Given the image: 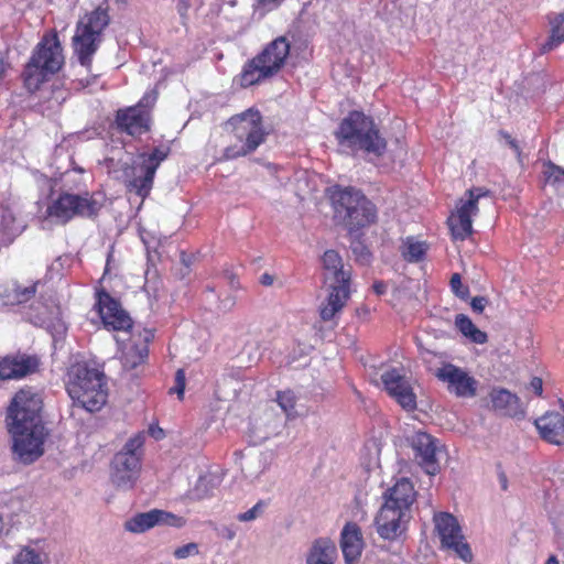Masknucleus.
<instances>
[{
	"label": "nucleus",
	"mask_w": 564,
	"mask_h": 564,
	"mask_svg": "<svg viewBox=\"0 0 564 564\" xmlns=\"http://www.w3.org/2000/svg\"><path fill=\"white\" fill-rule=\"evenodd\" d=\"M42 399L32 390L15 393L7 413V424L12 435L14 459L29 465L44 453L47 435L41 417Z\"/></svg>",
	"instance_id": "obj_1"
},
{
	"label": "nucleus",
	"mask_w": 564,
	"mask_h": 564,
	"mask_svg": "<svg viewBox=\"0 0 564 564\" xmlns=\"http://www.w3.org/2000/svg\"><path fill=\"white\" fill-rule=\"evenodd\" d=\"M416 497L417 491L413 481L405 477L398 479L384 490L383 503L373 521L380 538L391 541L406 530Z\"/></svg>",
	"instance_id": "obj_2"
},
{
	"label": "nucleus",
	"mask_w": 564,
	"mask_h": 564,
	"mask_svg": "<svg viewBox=\"0 0 564 564\" xmlns=\"http://www.w3.org/2000/svg\"><path fill=\"white\" fill-rule=\"evenodd\" d=\"M65 384L74 405L89 413L100 411L107 402L106 375L87 361H76L68 367Z\"/></svg>",
	"instance_id": "obj_3"
},
{
	"label": "nucleus",
	"mask_w": 564,
	"mask_h": 564,
	"mask_svg": "<svg viewBox=\"0 0 564 564\" xmlns=\"http://www.w3.org/2000/svg\"><path fill=\"white\" fill-rule=\"evenodd\" d=\"M336 138L341 147L352 152L361 151L380 158L387 150V141L373 119L358 110L350 111L341 120Z\"/></svg>",
	"instance_id": "obj_4"
},
{
	"label": "nucleus",
	"mask_w": 564,
	"mask_h": 564,
	"mask_svg": "<svg viewBox=\"0 0 564 564\" xmlns=\"http://www.w3.org/2000/svg\"><path fill=\"white\" fill-rule=\"evenodd\" d=\"M83 172V169H78L67 170L63 173L62 181L67 191L63 192L48 207L50 216L62 223H67L74 217L90 218L98 214L102 203L95 194L88 192H85L83 195L69 193L72 189L79 188L82 184L80 174Z\"/></svg>",
	"instance_id": "obj_5"
},
{
	"label": "nucleus",
	"mask_w": 564,
	"mask_h": 564,
	"mask_svg": "<svg viewBox=\"0 0 564 564\" xmlns=\"http://www.w3.org/2000/svg\"><path fill=\"white\" fill-rule=\"evenodd\" d=\"M291 53V37L279 35L250 61L240 74L241 86L249 87L274 77L286 64Z\"/></svg>",
	"instance_id": "obj_6"
},
{
	"label": "nucleus",
	"mask_w": 564,
	"mask_h": 564,
	"mask_svg": "<svg viewBox=\"0 0 564 564\" xmlns=\"http://www.w3.org/2000/svg\"><path fill=\"white\" fill-rule=\"evenodd\" d=\"M109 23L110 15L104 7H97L76 23L72 45L77 61L87 70L91 67L93 57L102 42V33Z\"/></svg>",
	"instance_id": "obj_7"
},
{
	"label": "nucleus",
	"mask_w": 564,
	"mask_h": 564,
	"mask_svg": "<svg viewBox=\"0 0 564 564\" xmlns=\"http://www.w3.org/2000/svg\"><path fill=\"white\" fill-rule=\"evenodd\" d=\"M64 63L63 50L56 34L45 35L36 45L23 72L30 93L37 90L50 76L57 73Z\"/></svg>",
	"instance_id": "obj_8"
},
{
	"label": "nucleus",
	"mask_w": 564,
	"mask_h": 564,
	"mask_svg": "<svg viewBox=\"0 0 564 564\" xmlns=\"http://www.w3.org/2000/svg\"><path fill=\"white\" fill-rule=\"evenodd\" d=\"M166 156L167 151L155 148L151 153L140 154L139 163L133 165L123 163L120 174L113 169V159L107 160V167L113 177L121 180L127 185L129 192L135 193L143 199L150 194L156 170Z\"/></svg>",
	"instance_id": "obj_9"
},
{
	"label": "nucleus",
	"mask_w": 564,
	"mask_h": 564,
	"mask_svg": "<svg viewBox=\"0 0 564 564\" xmlns=\"http://www.w3.org/2000/svg\"><path fill=\"white\" fill-rule=\"evenodd\" d=\"M332 198L336 215L343 218L350 232L367 227L377 219L376 206L355 187H338Z\"/></svg>",
	"instance_id": "obj_10"
},
{
	"label": "nucleus",
	"mask_w": 564,
	"mask_h": 564,
	"mask_svg": "<svg viewBox=\"0 0 564 564\" xmlns=\"http://www.w3.org/2000/svg\"><path fill=\"white\" fill-rule=\"evenodd\" d=\"M228 124L234 128L235 135L242 142V145L238 151L227 149V158H236L251 153L265 141L268 132L263 128L262 116L256 108H249L241 113L232 116L228 120Z\"/></svg>",
	"instance_id": "obj_11"
},
{
	"label": "nucleus",
	"mask_w": 564,
	"mask_h": 564,
	"mask_svg": "<svg viewBox=\"0 0 564 564\" xmlns=\"http://www.w3.org/2000/svg\"><path fill=\"white\" fill-rule=\"evenodd\" d=\"M144 443L142 435H135L127 441L118 452L110 467V479L118 488H132L141 471V447Z\"/></svg>",
	"instance_id": "obj_12"
},
{
	"label": "nucleus",
	"mask_w": 564,
	"mask_h": 564,
	"mask_svg": "<svg viewBox=\"0 0 564 564\" xmlns=\"http://www.w3.org/2000/svg\"><path fill=\"white\" fill-rule=\"evenodd\" d=\"M324 283L329 289L326 302L319 308L324 322L333 321L349 299L350 272L344 267L323 268Z\"/></svg>",
	"instance_id": "obj_13"
},
{
	"label": "nucleus",
	"mask_w": 564,
	"mask_h": 564,
	"mask_svg": "<svg viewBox=\"0 0 564 564\" xmlns=\"http://www.w3.org/2000/svg\"><path fill=\"white\" fill-rule=\"evenodd\" d=\"M156 100V93H145L140 101L131 107L119 109L116 115L118 128L129 135L137 137L150 129V108Z\"/></svg>",
	"instance_id": "obj_14"
},
{
	"label": "nucleus",
	"mask_w": 564,
	"mask_h": 564,
	"mask_svg": "<svg viewBox=\"0 0 564 564\" xmlns=\"http://www.w3.org/2000/svg\"><path fill=\"white\" fill-rule=\"evenodd\" d=\"M434 523L442 545L453 550L463 561L470 562L473 553L468 543L464 541L457 519L448 512H440L434 514Z\"/></svg>",
	"instance_id": "obj_15"
},
{
	"label": "nucleus",
	"mask_w": 564,
	"mask_h": 564,
	"mask_svg": "<svg viewBox=\"0 0 564 564\" xmlns=\"http://www.w3.org/2000/svg\"><path fill=\"white\" fill-rule=\"evenodd\" d=\"M435 377L445 383L447 391L456 398L469 399L477 394L478 381L454 364H444L436 369Z\"/></svg>",
	"instance_id": "obj_16"
},
{
	"label": "nucleus",
	"mask_w": 564,
	"mask_h": 564,
	"mask_svg": "<svg viewBox=\"0 0 564 564\" xmlns=\"http://www.w3.org/2000/svg\"><path fill=\"white\" fill-rule=\"evenodd\" d=\"M381 381L388 394L405 411L412 412L416 409V394L404 373L395 368L389 369L381 375Z\"/></svg>",
	"instance_id": "obj_17"
},
{
	"label": "nucleus",
	"mask_w": 564,
	"mask_h": 564,
	"mask_svg": "<svg viewBox=\"0 0 564 564\" xmlns=\"http://www.w3.org/2000/svg\"><path fill=\"white\" fill-rule=\"evenodd\" d=\"M96 307L107 328L113 330H128L132 327V321L120 303L104 290L96 292Z\"/></svg>",
	"instance_id": "obj_18"
},
{
	"label": "nucleus",
	"mask_w": 564,
	"mask_h": 564,
	"mask_svg": "<svg viewBox=\"0 0 564 564\" xmlns=\"http://www.w3.org/2000/svg\"><path fill=\"white\" fill-rule=\"evenodd\" d=\"M185 520L174 513L152 509L148 512L137 513L124 522V529L131 533H143L156 525H170L174 528H182Z\"/></svg>",
	"instance_id": "obj_19"
},
{
	"label": "nucleus",
	"mask_w": 564,
	"mask_h": 564,
	"mask_svg": "<svg viewBox=\"0 0 564 564\" xmlns=\"http://www.w3.org/2000/svg\"><path fill=\"white\" fill-rule=\"evenodd\" d=\"M414 458L424 471L431 476L440 471L436 455L440 451L438 441L425 432H416L411 438Z\"/></svg>",
	"instance_id": "obj_20"
},
{
	"label": "nucleus",
	"mask_w": 564,
	"mask_h": 564,
	"mask_svg": "<svg viewBox=\"0 0 564 564\" xmlns=\"http://www.w3.org/2000/svg\"><path fill=\"white\" fill-rule=\"evenodd\" d=\"M540 436L553 445H564V401L558 400V409L546 411L534 420Z\"/></svg>",
	"instance_id": "obj_21"
},
{
	"label": "nucleus",
	"mask_w": 564,
	"mask_h": 564,
	"mask_svg": "<svg viewBox=\"0 0 564 564\" xmlns=\"http://www.w3.org/2000/svg\"><path fill=\"white\" fill-rule=\"evenodd\" d=\"M478 213V206L473 200L460 198L456 209L448 217V226L454 240L464 241L473 234V217Z\"/></svg>",
	"instance_id": "obj_22"
},
{
	"label": "nucleus",
	"mask_w": 564,
	"mask_h": 564,
	"mask_svg": "<svg viewBox=\"0 0 564 564\" xmlns=\"http://www.w3.org/2000/svg\"><path fill=\"white\" fill-rule=\"evenodd\" d=\"M340 549L346 564H357L360 560L365 542L357 523L348 521L340 532Z\"/></svg>",
	"instance_id": "obj_23"
},
{
	"label": "nucleus",
	"mask_w": 564,
	"mask_h": 564,
	"mask_svg": "<svg viewBox=\"0 0 564 564\" xmlns=\"http://www.w3.org/2000/svg\"><path fill=\"white\" fill-rule=\"evenodd\" d=\"M490 401L495 411L518 420L525 416V410L520 398L507 389H492L490 392Z\"/></svg>",
	"instance_id": "obj_24"
},
{
	"label": "nucleus",
	"mask_w": 564,
	"mask_h": 564,
	"mask_svg": "<svg viewBox=\"0 0 564 564\" xmlns=\"http://www.w3.org/2000/svg\"><path fill=\"white\" fill-rule=\"evenodd\" d=\"M37 360L29 356H8L0 360V380L21 379L35 371Z\"/></svg>",
	"instance_id": "obj_25"
},
{
	"label": "nucleus",
	"mask_w": 564,
	"mask_h": 564,
	"mask_svg": "<svg viewBox=\"0 0 564 564\" xmlns=\"http://www.w3.org/2000/svg\"><path fill=\"white\" fill-rule=\"evenodd\" d=\"M337 558V547L328 538L313 541L307 554L306 564H334Z\"/></svg>",
	"instance_id": "obj_26"
},
{
	"label": "nucleus",
	"mask_w": 564,
	"mask_h": 564,
	"mask_svg": "<svg viewBox=\"0 0 564 564\" xmlns=\"http://www.w3.org/2000/svg\"><path fill=\"white\" fill-rule=\"evenodd\" d=\"M25 228L22 219H19L11 208L0 206V243H11Z\"/></svg>",
	"instance_id": "obj_27"
},
{
	"label": "nucleus",
	"mask_w": 564,
	"mask_h": 564,
	"mask_svg": "<svg viewBox=\"0 0 564 564\" xmlns=\"http://www.w3.org/2000/svg\"><path fill=\"white\" fill-rule=\"evenodd\" d=\"M456 328L475 344H485L488 339L487 334L478 329L473 321L465 314H458L455 317Z\"/></svg>",
	"instance_id": "obj_28"
},
{
	"label": "nucleus",
	"mask_w": 564,
	"mask_h": 564,
	"mask_svg": "<svg viewBox=\"0 0 564 564\" xmlns=\"http://www.w3.org/2000/svg\"><path fill=\"white\" fill-rule=\"evenodd\" d=\"M551 34L547 41L542 44L541 53H546L564 42V13L555 14L550 19Z\"/></svg>",
	"instance_id": "obj_29"
},
{
	"label": "nucleus",
	"mask_w": 564,
	"mask_h": 564,
	"mask_svg": "<svg viewBox=\"0 0 564 564\" xmlns=\"http://www.w3.org/2000/svg\"><path fill=\"white\" fill-rule=\"evenodd\" d=\"M149 355V348L145 345H133L122 355V366L127 370H132L142 365Z\"/></svg>",
	"instance_id": "obj_30"
},
{
	"label": "nucleus",
	"mask_w": 564,
	"mask_h": 564,
	"mask_svg": "<svg viewBox=\"0 0 564 564\" xmlns=\"http://www.w3.org/2000/svg\"><path fill=\"white\" fill-rule=\"evenodd\" d=\"M542 173L546 186H551L556 192H564V169L547 162Z\"/></svg>",
	"instance_id": "obj_31"
},
{
	"label": "nucleus",
	"mask_w": 564,
	"mask_h": 564,
	"mask_svg": "<svg viewBox=\"0 0 564 564\" xmlns=\"http://www.w3.org/2000/svg\"><path fill=\"white\" fill-rule=\"evenodd\" d=\"M427 251V246L413 237H408L403 243L402 256L409 262L421 261Z\"/></svg>",
	"instance_id": "obj_32"
},
{
	"label": "nucleus",
	"mask_w": 564,
	"mask_h": 564,
	"mask_svg": "<svg viewBox=\"0 0 564 564\" xmlns=\"http://www.w3.org/2000/svg\"><path fill=\"white\" fill-rule=\"evenodd\" d=\"M276 402L289 419L297 415L295 411L296 395L292 390L279 391L276 393Z\"/></svg>",
	"instance_id": "obj_33"
},
{
	"label": "nucleus",
	"mask_w": 564,
	"mask_h": 564,
	"mask_svg": "<svg viewBox=\"0 0 564 564\" xmlns=\"http://www.w3.org/2000/svg\"><path fill=\"white\" fill-rule=\"evenodd\" d=\"M380 448L376 441L367 442L361 449V460L367 469L376 467L379 463Z\"/></svg>",
	"instance_id": "obj_34"
},
{
	"label": "nucleus",
	"mask_w": 564,
	"mask_h": 564,
	"mask_svg": "<svg viewBox=\"0 0 564 564\" xmlns=\"http://www.w3.org/2000/svg\"><path fill=\"white\" fill-rule=\"evenodd\" d=\"M268 505H269L268 501L259 500L249 510H247L245 512H241V513H238L237 514V520H239L240 522H251V521H254V520H257L258 518H260L264 513Z\"/></svg>",
	"instance_id": "obj_35"
},
{
	"label": "nucleus",
	"mask_w": 564,
	"mask_h": 564,
	"mask_svg": "<svg viewBox=\"0 0 564 564\" xmlns=\"http://www.w3.org/2000/svg\"><path fill=\"white\" fill-rule=\"evenodd\" d=\"M36 285L37 283H33L29 286H15L12 304H22L31 300L36 293Z\"/></svg>",
	"instance_id": "obj_36"
},
{
	"label": "nucleus",
	"mask_w": 564,
	"mask_h": 564,
	"mask_svg": "<svg viewBox=\"0 0 564 564\" xmlns=\"http://www.w3.org/2000/svg\"><path fill=\"white\" fill-rule=\"evenodd\" d=\"M323 268L336 269L344 267L341 257L335 250H326L322 257Z\"/></svg>",
	"instance_id": "obj_37"
},
{
	"label": "nucleus",
	"mask_w": 564,
	"mask_h": 564,
	"mask_svg": "<svg viewBox=\"0 0 564 564\" xmlns=\"http://www.w3.org/2000/svg\"><path fill=\"white\" fill-rule=\"evenodd\" d=\"M451 289L453 293L460 299H466L469 294V289L467 286H463L462 279L458 273H454L452 275Z\"/></svg>",
	"instance_id": "obj_38"
},
{
	"label": "nucleus",
	"mask_w": 564,
	"mask_h": 564,
	"mask_svg": "<svg viewBox=\"0 0 564 564\" xmlns=\"http://www.w3.org/2000/svg\"><path fill=\"white\" fill-rule=\"evenodd\" d=\"M185 390V372L178 369L175 373V384L170 389V393H176L178 399H183Z\"/></svg>",
	"instance_id": "obj_39"
},
{
	"label": "nucleus",
	"mask_w": 564,
	"mask_h": 564,
	"mask_svg": "<svg viewBox=\"0 0 564 564\" xmlns=\"http://www.w3.org/2000/svg\"><path fill=\"white\" fill-rule=\"evenodd\" d=\"M173 554L176 558H180V560L186 558L192 555H196V554H198V545L194 542L187 543L183 546L177 547Z\"/></svg>",
	"instance_id": "obj_40"
},
{
	"label": "nucleus",
	"mask_w": 564,
	"mask_h": 564,
	"mask_svg": "<svg viewBox=\"0 0 564 564\" xmlns=\"http://www.w3.org/2000/svg\"><path fill=\"white\" fill-rule=\"evenodd\" d=\"M487 194L488 191L481 187L471 188L466 192L467 198H464V200H473V204L478 206L479 198L486 196Z\"/></svg>",
	"instance_id": "obj_41"
},
{
	"label": "nucleus",
	"mask_w": 564,
	"mask_h": 564,
	"mask_svg": "<svg viewBox=\"0 0 564 564\" xmlns=\"http://www.w3.org/2000/svg\"><path fill=\"white\" fill-rule=\"evenodd\" d=\"M258 8L262 9L264 12L271 11L278 8L282 0H257Z\"/></svg>",
	"instance_id": "obj_42"
},
{
	"label": "nucleus",
	"mask_w": 564,
	"mask_h": 564,
	"mask_svg": "<svg viewBox=\"0 0 564 564\" xmlns=\"http://www.w3.org/2000/svg\"><path fill=\"white\" fill-rule=\"evenodd\" d=\"M487 299L484 297V296H476L471 300L470 302V306L473 308L474 312L476 313H482L486 304H487Z\"/></svg>",
	"instance_id": "obj_43"
},
{
	"label": "nucleus",
	"mask_w": 564,
	"mask_h": 564,
	"mask_svg": "<svg viewBox=\"0 0 564 564\" xmlns=\"http://www.w3.org/2000/svg\"><path fill=\"white\" fill-rule=\"evenodd\" d=\"M206 482H207V479L205 477H200L196 484L195 492H196V497L198 499H203L204 497L207 496V491L205 490Z\"/></svg>",
	"instance_id": "obj_44"
},
{
	"label": "nucleus",
	"mask_w": 564,
	"mask_h": 564,
	"mask_svg": "<svg viewBox=\"0 0 564 564\" xmlns=\"http://www.w3.org/2000/svg\"><path fill=\"white\" fill-rule=\"evenodd\" d=\"M530 389L539 397L543 393V382L539 377H533L530 381Z\"/></svg>",
	"instance_id": "obj_45"
},
{
	"label": "nucleus",
	"mask_w": 564,
	"mask_h": 564,
	"mask_svg": "<svg viewBox=\"0 0 564 564\" xmlns=\"http://www.w3.org/2000/svg\"><path fill=\"white\" fill-rule=\"evenodd\" d=\"M218 534L226 540H234L236 536V530L232 527L224 525L219 529Z\"/></svg>",
	"instance_id": "obj_46"
},
{
	"label": "nucleus",
	"mask_w": 564,
	"mask_h": 564,
	"mask_svg": "<svg viewBox=\"0 0 564 564\" xmlns=\"http://www.w3.org/2000/svg\"><path fill=\"white\" fill-rule=\"evenodd\" d=\"M176 1V10L180 13L181 18H185L187 11L189 9V0H175Z\"/></svg>",
	"instance_id": "obj_47"
},
{
	"label": "nucleus",
	"mask_w": 564,
	"mask_h": 564,
	"mask_svg": "<svg viewBox=\"0 0 564 564\" xmlns=\"http://www.w3.org/2000/svg\"><path fill=\"white\" fill-rule=\"evenodd\" d=\"M502 137L508 141L509 145L517 152L518 155H520V149L516 140L511 138L510 134L502 132Z\"/></svg>",
	"instance_id": "obj_48"
},
{
	"label": "nucleus",
	"mask_w": 564,
	"mask_h": 564,
	"mask_svg": "<svg viewBox=\"0 0 564 564\" xmlns=\"http://www.w3.org/2000/svg\"><path fill=\"white\" fill-rule=\"evenodd\" d=\"M53 329L56 335H63L66 332L65 323L61 319H57L56 323L53 325Z\"/></svg>",
	"instance_id": "obj_49"
},
{
	"label": "nucleus",
	"mask_w": 564,
	"mask_h": 564,
	"mask_svg": "<svg viewBox=\"0 0 564 564\" xmlns=\"http://www.w3.org/2000/svg\"><path fill=\"white\" fill-rule=\"evenodd\" d=\"M274 282V278L273 275L269 274V273H263L261 276H260V283L264 286H271Z\"/></svg>",
	"instance_id": "obj_50"
},
{
	"label": "nucleus",
	"mask_w": 564,
	"mask_h": 564,
	"mask_svg": "<svg viewBox=\"0 0 564 564\" xmlns=\"http://www.w3.org/2000/svg\"><path fill=\"white\" fill-rule=\"evenodd\" d=\"M149 432L155 440H161L164 436L163 430L159 426H150Z\"/></svg>",
	"instance_id": "obj_51"
},
{
	"label": "nucleus",
	"mask_w": 564,
	"mask_h": 564,
	"mask_svg": "<svg viewBox=\"0 0 564 564\" xmlns=\"http://www.w3.org/2000/svg\"><path fill=\"white\" fill-rule=\"evenodd\" d=\"M143 343L141 345H145L148 347V343L151 341L154 337V334L151 329H143L141 334Z\"/></svg>",
	"instance_id": "obj_52"
},
{
	"label": "nucleus",
	"mask_w": 564,
	"mask_h": 564,
	"mask_svg": "<svg viewBox=\"0 0 564 564\" xmlns=\"http://www.w3.org/2000/svg\"><path fill=\"white\" fill-rule=\"evenodd\" d=\"M372 289L373 291L378 294V295H382L386 293L387 291V285L386 283L383 282H376L373 285H372Z\"/></svg>",
	"instance_id": "obj_53"
},
{
	"label": "nucleus",
	"mask_w": 564,
	"mask_h": 564,
	"mask_svg": "<svg viewBox=\"0 0 564 564\" xmlns=\"http://www.w3.org/2000/svg\"><path fill=\"white\" fill-rule=\"evenodd\" d=\"M259 465H260L261 469H260V471L257 475H254V478H258L268 468V462H267V457L265 456L261 455L259 457Z\"/></svg>",
	"instance_id": "obj_54"
},
{
	"label": "nucleus",
	"mask_w": 564,
	"mask_h": 564,
	"mask_svg": "<svg viewBox=\"0 0 564 564\" xmlns=\"http://www.w3.org/2000/svg\"><path fill=\"white\" fill-rule=\"evenodd\" d=\"M498 478H499V484H500L501 489L507 490L508 489V479H507L506 474L502 471L499 473Z\"/></svg>",
	"instance_id": "obj_55"
},
{
	"label": "nucleus",
	"mask_w": 564,
	"mask_h": 564,
	"mask_svg": "<svg viewBox=\"0 0 564 564\" xmlns=\"http://www.w3.org/2000/svg\"><path fill=\"white\" fill-rule=\"evenodd\" d=\"M360 258L362 261H368L370 258V252L365 247H361Z\"/></svg>",
	"instance_id": "obj_56"
},
{
	"label": "nucleus",
	"mask_w": 564,
	"mask_h": 564,
	"mask_svg": "<svg viewBox=\"0 0 564 564\" xmlns=\"http://www.w3.org/2000/svg\"><path fill=\"white\" fill-rule=\"evenodd\" d=\"M545 564H560V562L555 555H551L546 560Z\"/></svg>",
	"instance_id": "obj_57"
},
{
	"label": "nucleus",
	"mask_w": 564,
	"mask_h": 564,
	"mask_svg": "<svg viewBox=\"0 0 564 564\" xmlns=\"http://www.w3.org/2000/svg\"><path fill=\"white\" fill-rule=\"evenodd\" d=\"M6 72V64L3 62V58L0 57V77L4 74Z\"/></svg>",
	"instance_id": "obj_58"
},
{
	"label": "nucleus",
	"mask_w": 564,
	"mask_h": 564,
	"mask_svg": "<svg viewBox=\"0 0 564 564\" xmlns=\"http://www.w3.org/2000/svg\"><path fill=\"white\" fill-rule=\"evenodd\" d=\"M80 84L84 86V87H88L90 85V82L87 80L86 83H84V80H80Z\"/></svg>",
	"instance_id": "obj_59"
}]
</instances>
